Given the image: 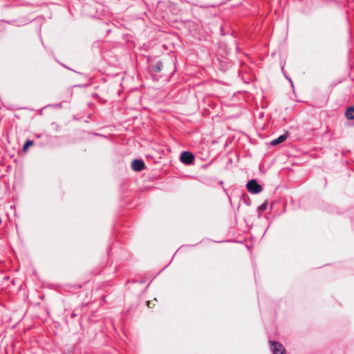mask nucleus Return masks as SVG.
<instances>
[{
  "label": "nucleus",
  "instance_id": "4",
  "mask_svg": "<svg viewBox=\"0 0 354 354\" xmlns=\"http://www.w3.org/2000/svg\"><path fill=\"white\" fill-rule=\"evenodd\" d=\"M131 168L135 171H140L145 169V162L142 160L135 159L131 162Z\"/></svg>",
  "mask_w": 354,
  "mask_h": 354
},
{
  "label": "nucleus",
  "instance_id": "8",
  "mask_svg": "<svg viewBox=\"0 0 354 354\" xmlns=\"http://www.w3.org/2000/svg\"><path fill=\"white\" fill-rule=\"evenodd\" d=\"M158 301L157 299L156 298H154L153 300L151 301H147V306L149 308H153L156 306V303Z\"/></svg>",
  "mask_w": 354,
  "mask_h": 354
},
{
  "label": "nucleus",
  "instance_id": "3",
  "mask_svg": "<svg viewBox=\"0 0 354 354\" xmlns=\"http://www.w3.org/2000/svg\"><path fill=\"white\" fill-rule=\"evenodd\" d=\"M180 161L185 165H190L194 160V156L192 153L189 151H183L180 154Z\"/></svg>",
  "mask_w": 354,
  "mask_h": 354
},
{
  "label": "nucleus",
  "instance_id": "2",
  "mask_svg": "<svg viewBox=\"0 0 354 354\" xmlns=\"http://www.w3.org/2000/svg\"><path fill=\"white\" fill-rule=\"evenodd\" d=\"M271 349L273 354H286V350L283 346L279 342L275 341H270Z\"/></svg>",
  "mask_w": 354,
  "mask_h": 354
},
{
  "label": "nucleus",
  "instance_id": "9",
  "mask_svg": "<svg viewBox=\"0 0 354 354\" xmlns=\"http://www.w3.org/2000/svg\"><path fill=\"white\" fill-rule=\"evenodd\" d=\"M33 144H34L33 141L30 140H27L24 145L23 150L24 151H26L28 149V147L30 146H32Z\"/></svg>",
  "mask_w": 354,
  "mask_h": 354
},
{
  "label": "nucleus",
  "instance_id": "5",
  "mask_svg": "<svg viewBox=\"0 0 354 354\" xmlns=\"http://www.w3.org/2000/svg\"><path fill=\"white\" fill-rule=\"evenodd\" d=\"M288 138V133H285L283 135H281L280 136H279L276 139H274L272 142H271V144L273 146H275V145H279V143H281L283 142V141H285L286 140V138Z\"/></svg>",
  "mask_w": 354,
  "mask_h": 354
},
{
  "label": "nucleus",
  "instance_id": "6",
  "mask_svg": "<svg viewBox=\"0 0 354 354\" xmlns=\"http://www.w3.org/2000/svg\"><path fill=\"white\" fill-rule=\"evenodd\" d=\"M345 115L348 120H353L354 119V106L348 107L345 112Z\"/></svg>",
  "mask_w": 354,
  "mask_h": 354
},
{
  "label": "nucleus",
  "instance_id": "10",
  "mask_svg": "<svg viewBox=\"0 0 354 354\" xmlns=\"http://www.w3.org/2000/svg\"><path fill=\"white\" fill-rule=\"evenodd\" d=\"M266 207H267V202H265L264 203H263L259 207V210L261 211V212H263L264 210L266 209Z\"/></svg>",
  "mask_w": 354,
  "mask_h": 354
},
{
  "label": "nucleus",
  "instance_id": "1",
  "mask_svg": "<svg viewBox=\"0 0 354 354\" xmlns=\"http://www.w3.org/2000/svg\"><path fill=\"white\" fill-rule=\"evenodd\" d=\"M246 187L248 191L251 194H259L262 191L261 186L254 179L249 180Z\"/></svg>",
  "mask_w": 354,
  "mask_h": 354
},
{
  "label": "nucleus",
  "instance_id": "7",
  "mask_svg": "<svg viewBox=\"0 0 354 354\" xmlns=\"http://www.w3.org/2000/svg\"><path fill=\"white\" fill-rule=\"evenodd\" d=\"M162 68V63L161 62H158L156 64H155L153 66V71H154L156 73L160 72Z\"/></svg>",
  "mask_w": 354,
  "mask_h": 354
}]
</instances>
